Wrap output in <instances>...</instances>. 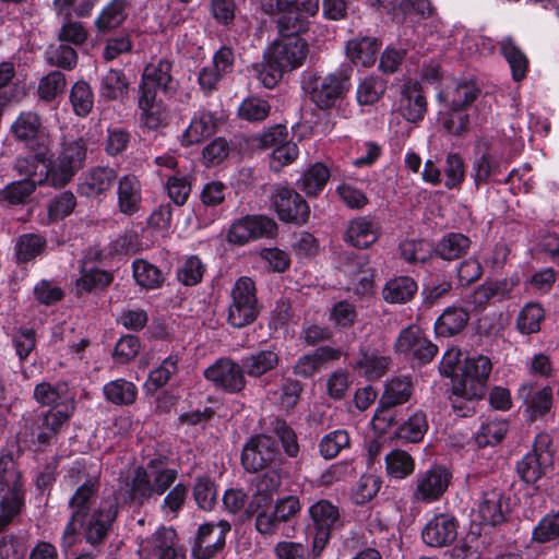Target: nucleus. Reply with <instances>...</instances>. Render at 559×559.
<instances>
[{
	"instance_id": "24",
	"label": "nucleus",
	"mask_w": 559,
	"mask_h": 559,
	"mask_svg": "<svg viewBox=\"0 0 559 559\" xmlns=\"http://www.w3.org/2000/svg\"><path fill=\"white\" fill-rule=\"evenodd\" d=\"M240 362L249 378L260 379L278 367L281 362L280 349L276 345L255 348L243 355Z\"/></svg>"
},
{
	"instance_id": "32",
	"label": "nucleus",
	"mask_w": 559,
	"mask_h": 559,
	"mask_svg": "<svg viewBox=\"0 0 559 559\" xmlns=\"http://www.w3.org/2000/svg\"><path fill=\"white\" fill-rule=\"evenodd\" d=\"M15 169L21 176H25V179L13 181L7 185L0 190V203L8 205L24 204L28 201L29 197L36 189L37 185H43L35 180V175L32 171L22 173L17 167V160L15 162Z\"/></svg>"
},
{
	"instance_id": "39",
	"label": "nucleus",
	"mask_w": 559,
	"mask_h": 559,
	"mask_svg": "<svg viewBox=\"0 0 559 559\" xmlns=\"http://www.w3.org/2000/svg\"><path fill=\"white\" fill-rule=\"evenodd\" d=\"M41 122L37 114L32 111L22 112L11 126V131L16 140L22 142L35 141L34 151L39 147L43 138Z\"/></svg>"
},
{
	"instance_id": "51",
	"label": "nucleus",
	"mask_w": 559,
	"mask_h": 559,
	"mask_svg": "<svg viewBox=\"0 0 559 559\" xmlns=\"http://www.w3.org/2000/svg\"><path fill=\"white\" fill-rule=\"evenodd\" d=\"M350 436L345 429H335L324 435L318 448L320 455L325 460L335 459L343 450L350 448Z\"/></svg>"
},
{
	"instance_id": "50",
	"label": "nucleus",
	"mask_w": 559,
	"mask_h": 559,
	"mask_svg": "<svg viewBox=\"0 0 559 559\" xmlns=\"http://www.w3.org/2000/svg\"><path fill=\"white\" fill-rule=\"evenodd\" d=\"M471 246V240L463 234L450 233L442 237L436 247V253L444 260H454L464 255Z\"/></svg>"
},
{
	"instance_id": "38",
	"label": "nucleus",
	"mask_w": 559,
	"mask_h": 559,
	"mask_svg": "<svg viewBox=\"0 0 559 559\" xmlns=\"http://www.w3.org/2000/svg\"><path fill=\"white\" fill-rule=\"evenodd\" d=\"M469 320V313L461 307H448L437 318L435 332L437 336L450 337L461 333Z\"/></svg>"
},
{
	"instance_id": "17",
	"label": "nucleus",
	"mask_w": 559,
	"mask_h": 559,
	"mask_svg": "<svg viewBox=\"0 0 559 559\" xmlns=\"http://www.w3.org/2000/svg\"><path fill=\"white\" fill-rule=\"evenodd\" d=\"M395 352L403 354L413 364H429L438 353V346L429 341L420 329L415 325L403 329L394 344Z\"/></svg>"
},
{
	"instance_id": "1",
	"label": "nucleus",
	"mask_w": 559,
	"mask_h": 559,
	"mask_svg": "<svg viewBox=\"0 0 559 559\" xmlns=\"http://www.w3.org/2000/svg\"><path fill=\"white\" fill-rule=\"evenodd\" d=\"M100 479L88 476L72 493L68 501L69 520L61 536V547L70 549L81 536L93 548L103 546L121 512L120 497L116 490L99 496Z\"/></svg>"
},
{
	"instance_id": "60",
	"label": "nucleus",
	"mask_w": 559,
	"mask_h": 559,
	"mask_svg": "<svg viewBox=\"0 0 559 559\" xmlns=\"http://www.w3.org/2000/svg\"><path fill=\"white\" fill-rule=\"evenodd\" d=\"M116 174L108 167H97L90 171L85 177L83 188L88 195L98 194L108 190L115 179Z\"/></svg>"
},
{
	"instance_id": "15",
	"label": "nucleus",
	"mask_w": 559,
	"mask_h": 559,
	"mask_svg": "<svg viewBox=\"0 0 559 559\" xmlns=\"http://www.w3.org/2000/svg\"><path fill=\"white\" fill-rule=\"evenodd\" d=\"M270 201L282 222L297 225L307 223L310 215L309 205L294 189L275 185L272 188Z\"/></svg>"
},
{
	"instance_id": "9",
	"label": "nucleus",
	"mask_w": 559,
	"mask_h": 559,
	"mask_svg": "<svg viewBox=\"0 0 559 559\" xmlns=\"http://www.w3.org/2000/svg\"><path fill=\"white\" fill-rule=\"evenodd\" d=\"M452 478V471L442 464L433 463L426 469H419L414 478L413 500L425 504L439 501L448 491Z\"/></svg>"
},
{
	"instance_id": "48",
	"label": "nucleus",
	"mask_w": 559,
	"mask_h": 559,
	"mask_svg": "<svg viewBox=\"0 0 559 559\" xmlns=\"http://www.w3.org/2000/svg\"><path fill=\"white\" fill-rule=\"evenodd\" d=\"M329 178V168L322 163H314L305 170L298 181V186L307 195H317L323 190Z\"/></svg>"
},
{
	"instance_id": "47",
	"label": "nucleus",
	"mask_w": 559,
	"mask_h": 559,
	"mask_svg": "<svg viewBox=\"0 0 559 559\" xmlns=\"http://www.w3.org/2000/svg\"><path fill=\"white\" fill-rule=\"evenodd\" d=\"M388 82L377 75H367L357 85L356 99L361 106H370L378 103L384 95Z\"/></svg>"
},
{
	"instance_id": "3",
	"label": "nucleus",
	"mask_w": 559,
	"mask_h": 559,
	"mask_svg": "<svg viewBox=\"0 0 559 559\" xmlns=\"http://www.w3.org/2000/svg\"><path fill=\"white\" fill-rule=\"evenodd\" d=\"M33 399L40 406L49 407L41 412L34 421L35 441L48 447L56 439L62 427L73 417L75 412L74 396L64 381L56 383L43 381L33 391Z\"/></svg>"
},
{
	"instance_id": "21",
	"label": "nucleus",
	"mask_w": 559,
	"mask_h": 559,
	"mask_svg": "<svg viewBox=\"0 0 559 559\" xmlns=\"http://www.w3.org/2000/svg\"><path fill=\"white\" fill-rule=\"evenodd\" d=\"M286 129L282 126H276L264 132L261 138V145L263 147H274L271 154V168L280 170L282 167L292 164L299 154L296 143L285 142Z\"/></svg>"
},
{
	"instance_id": "11",
	"label": "nucleus",
	"mask_w": 559,
	"mask_h": 559,
	"mask_svg": "<svg viewBox=\"0 0 559 559\" xmlns=\"http://www.w3.org/2000/svg\"><path fill=\"white\" fill-rule=\"evenodd\" d=\"M240 461L247 473H258L282 464L283 460L275 439L266 435H255L245 443Z\"/></svg>"
},
{
	"instance_id": "55",
	"label": "nucleus",
	"mask_w": 559,
	"mask_h": 559,
	"mask_svg": "<svg viewBox=\"0 0 559 559\" xmlns=\"http://www.w3.org/2000/svg\"><path fill=\"white\" fill-rule=\"evenodd\" d=\"M532 540L537 544L559 542V509L545 514L532 532Z\"/></svg>"
},
{
	"instance_id": "28",
	"label": "nucleus",
	"mask_w": 559,
	"mask_h": 559,
	"mask_svg": "<svg viewBox=\"0 0 559 559\" xmlns=\"http://www.w3.org/2000/svg\"><path fill=\"white\" fill-rule=\"evenodd\" d=\"M519 282H483L467 296V302L474 310L483 311L487 305L500 302L510 297L511 290Z\"/></svg>"
},
{
	"instance_id": "19",
	"label": "nucleus",
	"mask_w": 559,
	"mask_h": 559,
	"mask_svg": "<svg viewBox=\"0 0 559 559\" xmlns=\"http://www.w3.org/2000/svg\"><path fill=\"white\" fill-rule=\"evenodd\" d=\"M276 64L285 71L302 66L308 55V44L299 36L281 37L265 51Z\"/></svg>"
},
{
	"instance_id": "10",
	"label": "nucleus",
	"mask_w": 559,
	"mask_h": 559,
	"mask_svg": "<svg viewBox=\"0 0 559 559\" xmlns=\"http://www.w3.org/2000/svg\"><path fill=\"white\" fill-rule=\"evenodd\" d=\"M203 377L213 384L216 391L225 394H242L248 384L241 362L230 357L217 358L204 369Z\"/></svg>"
},
{
	"instance_id": "53",
	"label": "nucleus",
	"mask_w": 559,
	"mask_h": 559,
	"mask_svg": "<svg viewBox=\"0 0 559 559\" xmlns=\"http://www.w3.org/2000/svg\"><path fill=\"white\" fill-rule=\"evenodd\" d=\"M272 431L281 442L284 453L290 459H296L300 453V445L296 431L286 419L276 417L272 421Z\"/></svg>"
},
{
	"instance_id": "6",
	"label": "nucleus",
	"mask_w": 559,
	"mask_h": 559,
	"mask_svg": "<svg viewBox=\"0 0 559 559\" xmlns=\"http://www.w3.org/2000/svg\"><path fill=\"white\" fill-rule=\"evenodd\" d=\"M25 483L13 453L0 454V511L19 515L25 501Z\"/></svg>"
},
{
	"instance_id": "18",
	"label": "nucleus",
	"mask_w": 559,
	"mask_h": 559,
	"mask_svg": "<svg viewBox=\"0 0 559 559\" xmlns=\"http://www.w3.org/2000/svg\"><path fill=\"white\" fill-rule=\"evenodd\" d=\"M459 520L449 512L436 513L427 521L421 530V539L432 548H443L452 545L457 537Z\"/></svg>"
},
{
	"instance_id": "29",
	"label": "nucleus",
	"mask_w": 559,
	"mask_h": 559,
	"mask_svg": "<svg viewBox=\"0 0 559 559\" xmlns=\"http://www.w3.org/2000/svg\"><path fill=\"white\" fill-rule=\"evenodd\" d=\"M171 63L168 60H157L148 63L143 71L140 85L141 94L156 95L157 92L171 88Z\"/></svg>"
},
{
	"instance_id": "20",
	"label": "nucleus",
	"mask_w": 559,
	"mask_h": 559,
	"mask_svg": "<svg viewBox=\"0 0 559 559\" xmlns=\"http://www.w3.org/2000/svg\"><path fill=\"white\" fill-rule=\"evenodd\" d=\"M510 502V496L502 489L486 490L478 504L481 524L495 527L507 523L511 512Z\"/></svg>"
},
{
	"instance_id": "31",
	"label": "nucleus",
	"mask_w": 559,
	"mask_h": 559,
	"mask_svg": "<svg viewBox=\"0 0 559 559\" xmlns=\"http://www.w3.org/2000/svg\"><path fill=\"white\" fill-rule=\"evenodd\" d=\"M217 120L211 111L199 110L192 117L181 136V144L190 146L201 143L216 132Z\"/></svg>"
},
{
	"instance_id": "49",
	"label": "nucleus",
	"mask_w": 559,
	"mask_h": 559,
	"mask_svg": "<svg viewBox=\"0 0 559 559\" xmlns=\"http://www.w3.org/2000/svg\"><path fill=\"white\" fill-rule=\"evenodd\" d=\"M384 460L388 475L393 478L404 479L415 471V460L405 450L394 449L385 455Z\"/></svg>"
},
{
	"instance_id": "57",
	"label": "nucleus",
	"mask_w": 559,
	"mask_h": 559,
	"mask_svg": "<svg viewBox=\"0 0 559 559\" xmlns=\"http://www.w3.org/2000/svg\"><path fill=\"white\" fill-rule=\"evenodd\" d=\"M381 486L382 479L380 476L373 474L361 475L353 492L354 503L356 506H365L377 496Z\"/></svg>"
},
{
	"instance_id": "8",
	"label": "nucleus",
	"mask_w": 559,
	"mask_h": 559,
	"mask_svg": "<svg viewBox=\"0 0 559 559\" xmlns=\"http://www.w3.org/2000/svg\"><path fill=\"white\" fill-rule=\"evenodd\" d=\"M349 68H342L325 76L312 75L304 82L311 100L321 109L333 107L350 88Z\"/></svg>"
},
{
	"instance_id": "33",
	"label": "nucleus",
	"mask_w": 559,
	"mask_h": 559,
	"mask_svg": "<svg viewBox=\"0 0 559 559\" xmlns=\"http://www.w3.org/2000/svg\"><path fill=\"white\" fill-rule=\"evenodd\" d=\"M178 364L179 356L170 354L156 368L152 369L143 384L145 395L154 396L159 390L165 388L170 379L178 373Z\"/></svg>"
},
{
	"instance_id": "42",
	"label": "nucleus",
	"mask_w": 559,
	"mask_h": 559,
	"mask_svg": "<svg viewBox=\"0 0 559 559\" xmlns=\"http://www.w3.org/2000/svg\"><path fill=\"white\" fill-rule=\"evenodd\" d=\"M140 119L142 123L152 130L163 127L167 120V112L156 95L141 94L139 97Z\"/></svg>"
},
{
	"instance_id": "54",
	"label": "nucleus",
	"mask_w": 559,
	"mask_h": 559,
	"mask_svg": "<svg viewBox=\"0 0 559 559\" xmlns=\"http://www.w3.org/2000/svg\"><path fill=\"white\" fill-rule=\"evenodd\" d=\"M129 82L121 70L110 69L102 79L99 94L105 99L122 98L128 92Z\"/></svg>"
},
{
	"instance_id": "26",
	"label": "nucleus",
	"mask_w": 559,
	"mask_h": 559,
	"mask_svg": "<svg viewBox=\"0 0 559 559\" xmlns=\"http://www.w3.org/2000/svg\"><path fill=\"white\" fill-rule=\"evenodd\" d=\"M399 415L397 413L396 423L391 427L395 428L394 437L402 444L421 442L429 428L427 414L421 409H415L405 419Z\"/></svg>"
},
{
	"instance_id": "25",
	"label": "nucleus",
	"mask_w": 559,
	"mask_h": 559,
	"mask_svg": "<svg viewBox=\"0 0 559 559\" xmlns=\"http://www.w3.org/2000/svg\"><path fill=\"white\" fill-rule=\"evenodd\" d=\"M343 355L340 348L323 345L317 347L313 352L298 357L293 366V373L304 379H310L316 376L329 361L338 360Z\"/></svg>"
},
{
	"instance_id": "41",
	"label": "nucleus",
	"mask_w": 559,
	"mask_h": 559,
	"mask_svg": "<svg viewBox=\"0 0 559 559\" xmlns=\"http://www.w3.org/2000/svg\"><path fill=\"white\" fill-rule=\"evenodd\" d=\"M217 495L218 486L211 476L204 474L194 478L192 497L198 509L206 512L214 510Z\"/></svg>"
},
{
	"instance_id": "56",
	"label": "nucleus",
	"mask_w": 559,
	"mask_h": 559,
	"mask_svg": "<svg viewBox=\"0 0 559 559\" xmlns=\"http://www.w3.org/2000/svg\"><path fill=\"white\" fill-rule=\"evenodd\" d=\"M526 412L528 413V419L531 421H536L545 417L550 413L554 405L552 389L546 385L534 392L526 401Z\"/></svg>"
},
{
	"instance_id": "64",
	"label": "nucleus",
	"mask_w": 559,
	"mask_h": 559,
	"mask_svg": "<svg viewBox=\"0 0 559 559\" xmlns=\"http://www.w3.org/2000/svg\"><path fill=\"white\" fill-rule=\"evenodd\" d=\"M70 100L74 112L85 117L93 108L94 96L90 85L84 81L76 82L70 93Z\"/></svg>"
},
{
	"instance_id": "30",
	"label": "nucleus",
	"mask_w": 559,
	"mask_h": 559,
	"mask_svg": "<svg viewBox=\"0 0 559 559\" xmlns=\"http://www.w3.org/2000/svg\"><path fill=\"white\" fill-rule=\"evenodd\" d=\"M154 497L151 475L143 465L133 469L129 489L123 496V501L130 507L142 508Z\"/></svg>"
},
{
	"instance_id": "58",
	"label": "nucleus",
	"mask_w": 559,
	"mask_h": 559,
	"mask_svg": "<svg viewBox=\"0 0 559 559\" xmlns=\"http://www.w3.org/2000/svg\"><path fill=\"white\" fill-rule=\"evenodd\" d=\"M356 306L347 300H340L331 308L329 320L333 323L334 328L343 331L352 328L357 321Z\"/></svg>"
},
{
	"instance_id": "59",
	"label": "nucleus",
	"mask_w": 559,
	"mask_h": 559,
	"mask_svg": "<svg viewBox=\"0 0 559 559\" xmlns=\"http://www.w3.org/2000/svg\"><path fill=\"white\" fill-rule=\"evenodd\" d=\"M270 111L269 102L255 96L245 98L238 107V116L250 122L264 120Z\"/></svg>"
},
{
	"instance_id": "4",
	"label": "nucleus",
	"mask_w": 559,
	"mask_h": 559,
	"mask_svg": "<svg viewBox=\"0 0 559 559\" xmlns=\"http://www.w3.org/2000/svg\"><path fill=\"white\" fill-rule=\"evenodd\" d=\"M342 509L326 498L313 501L307 509L305 535L312 546V558L319 559L334 533L343 527Z\"/></svg>"
},
{
	"instance_id": "62",
	"label": "nucleus",
	"mask_w": 559,
	"mask_h": 559,
	"mask_svg": "<svg viewBox=\"0 0 559 559\" xmlns=\"http://www.w3.org/2000/svg\"><path fill=\"white\" fill-rule=\"evenodd\" d=\"M417 282H385L383 298L390 304H404L417 293Z\"/></svg>"
},
{
	"instance_id": "45",
	"label": "nucleus",
	"mask_w": 559,
	"mask_h": 559,
	"mask_svg": "<svg viewBox=\"0 0 559 559\" xmlns=\"http://www.w3.org/2000/svg\"><path fill=\"white\" fill-rule=\"evenodd\" d=\"M507 419H492L481 423L475 433V443L478 448L495 447L502 442L509 431Z\"/></svg>"
},
{
	"instance_id": "23",
	"label": "nucleus",
	"mask_w": 559,
	"mask_h": 559,
	"mask_svg": "<svg viewBox=\"0 0 559 559\" xmlns=\"http://www.w3.org/2000/svg\"><path fill=\"white\" fill-rule=\"evenodd\" d=\"M396 111L406 121L417 123L421 121L427 111V102L417 81L404 83L396 102Z\"/></svg>"
},
{
	"instance_id": "46",
	"label": "nucleus",
	"mask_w": 559,
	"mask_h": 559,
	"mask_svg": "<svg viewBox=\"0 0 559 559\" xmlns=\"http://www.w3.org/2000/svg\"><path fill=\"white\" fill-rule=\"evenodd\" d=\"M544 319V308L537 302H527L515 319V329L522 335L538 333Z\"/></svg>"
},
{
	"instance_id": "63",
	"label": "nucleus",
	"mask_w": 559,
	"mask_h": 559,
	"mask_svg": "<svg viewBox=\"0 0 559 559\" xmlns=\"http://www.w3.org/2000/svg\"><path fill=\"white\" fill-rule=\"evenodd\" d=\"M439 120L443 129L453 135L467 131L469 124L468 115L462 108L448 107L447 110L440 111Z\"/></svg>"
},
{
	"instance_id": "22",
	"label": "nucleus",
	"mask_w": 559,
	"mask_h": 559,
	"mask_svg": "<svg viewBox=\"0 0 559 559\" xmlns=\"http://www.w3.org/2000/svg\"><path fill=\"white\" fill-rule=\"evenodd\" d=\"M492 370V361L485 355L467 356L462 366V377L454 382H464L472 396H485L486 384Z\"/></svg>"
},
{
	"instance_id": "12",
	"label": "nucleus",
	"mask_w": 559,
	"mask_h": 559,
	"mask_svg": "<svg viewBox=\"0 0 559 559\" xmlns=\"http://www.w3.org/2000/svg\"><path fill=\"white\" fill-rule=\"evenodd\" d=\"M551 440L548 435H537L531 451L516 462L515 471L526 485H535L546 475V468L552 464L549 451Z\"/></svg>"
},
{
	"instance_id": "61",
	"label": "nucleus",
	"mask_w": 559,
	"mask_h": 559,
	"mask_svg": "<svg viewBox=\"0 0 559 559\" xmlns=\"http://www.w3.org/2000/svg\"><path fill=\"white\" fill-rule=\"evenodd\" d=\"M501 51L511 68L513 79L515 81L522 80L527 70V59L525 55L509 38L502 41Z\"/></svg>"
},
{
	"instance_id": "34",
	"label": "nucleus",
	"mask_w": 559,
	"mask_h": 559,
	"mask_svg": "<svg viewBox=\"0 0 559 559\" xmlns=\"http://www.w3.org/2000/svg\"><path fill=\"white\" fill-rule=\"evenodd\" d=\"M118 207L124 215L135 214L141 205V185L133 175H126L118 181L117 187Z\"/></svg>"
},
{
	"instance_id": "52",
	"label": "nucleus",
	"mask_w": 559,
	"mask_h": 559,
	"mask_svg": "<svg viewBox=\"0 0 559 559\" xmlns=\"http://www.w3.org/2000/svg\"><path fill=\"white\" fill-rule=\"evenodd\" d=\"M484 396H472L469 388L464 382H454L452 385L451 405L459 417H471L476 412V402Z\"/></svg>"
},
{
	"instance_id": "40",
	"label": "nucleus",
	"mask_w": 559,
	"mask_h": 559,
	"mask_svg": "<svg viewBox=\"0 0 559 559\" xmlns=\"http://www.w3.org/2000/svg\"><path fill=\"white\" fill-rule=\"evenodd\" d=\"M103 393L109 403L117 406H131L138 399L136 385L123 378L111 380L103 386Z\"/></svg>"
},
{
	"instance_id": "43",
	"label": "nucleus",
	"mask_w": 559,
	"mask_h": 559,
	"mask_svg": "<svg viewBox=\"0 0 559 559\" xmlns=\"http://www.w3.org/2000/svg\"><path fill=\"white\" fill-rule=\"evenodd\" d=\"M390 360L376 352L360 347L359 357L353 365L354 369L362 372L368 380H377L384 376Z\"/></svg>"
},
{
	"instance_id": "13",
	"label": "nucleus",
	"mask_w": 559,
	"mask_h": 559,
	"mask_svg": "<svg viewBox=\"0 0 559 559\" xmlns=\"http://www.w3.org/2000/svg\"><path fill=\"white\" fill-rule=\"evenodd\" d=\"M255 293V282H235L228 308V324L241 329L255 321L260 312Z\"/></svg>"
},
{
	"instance_id": "37",
	"label": "nucleus",
	"mask_w": 559,
	"mask_h": 559,
	"mask_svg": "<svg viewBox=\"0 0 559 559\" xmlns=\"http://www.w3.org/2000/svg\"><path fill=\"white\" fill-rule=\"evenodd\" d=\"M379 49L373 37L353 38L346 44V56L354 64L369 68L374 64Z\"/></svg>"
},
{
	"instance_id": "2",
	"label": "nucleus",
	"mask_w": 559,
	"mask_h": 559,
	"mask_svg": "<svg viewBox=\"0 0 559 559\" xmlns=\"http://www.w3.org/2000/svg\"><path fill=\"white\" fill-rule=\"evenodd\" d=\"M50 141L43 138L33 156L19 158L17 167L22 173L32 171L35 180L48 182L53 187H63L83 167L87 147L83 139L64 140L56 159L49 157Z\"/></svg>"
},
{
	"instance_id": "16",
	"label": "nucleus",
	"mask_w": 559,
	"mask_h": 559,
	"mask_svg": "<svg viewBox=\"0 0 559 559\" xmlns=\"http://www.w3.org/2000/svg\"><path fill=\"white\" fill-rule=\"evenodd\" d=\"M231 526L228 521L206 522L199 525L191 547L194 559H213L226 545Z\"/></svg>"
},
{
	"instance_id": "14",
	"label": "nucleus",
	"mask_w": 559,
	"mask_h": 559,
	"mask_svg": "<svg viewBox=\"0 0 559 559\" xmlns=\"http://www.w3.org/2000/svg\"><path fill=\"white\" fill-rule=\"evenodd\" d=\"M276 223L264 215H247L234 221L226 231V241L233 246H245L263 237H272Z\"/></svg>"
},
{
	"instance_id": "5",
	"label": "nucleus",
	"mask_w": 559,
	"mask_h": 559,
	"mask_svg": "<svg viewBox=\"0 0 559 559\" xmlns=\"http://www.w3.org/2000/svg\"><path fill=\"white\" fill-rule=\"evenodd\" d=\"M262 8L269 14L282 12L278 29L282 37L298 36L309 27V19L319 11V0H262Z\"/></svg>"
},
{
	"instance_id": "35",
	"label": "nucleus",
	"mask_w": 559,
	"mask_h": 559,
	"mask_svg": "<svg viewBox=\"0 0 559 559\" xmlns=\"http://www.w3.org/2000/svg\"><path fill=\"white\" fill-rule=\"evenodd\" d=\"M379 237L378 223L368 217L353 219L346 230L345 240L354 247L367 248Z\"/></svg>"
},
{
	"instance_id": "44",
	"label": "nucleus",
	"mask_w": 559,
	"mask_h": 559,
	"mask_svg": "<svg viewBox=\"0 0 559 559\" xmlns=\"http://www.w3.org/2000/svg\"><path fill=\"white\" fill-rule=\"evenodd\" d=\"M478 94V88L475 83L464 81L455 84L453 87L438 94V99L444 100L448 107L451 108H465L474 102Z\"/></svg>"
},
{
	"instance_id": "36",
	"label": "nucleus",
	"mask_w": 559,
	"mask_h": 559,
	"mask_svg": "<svg viewBox=\"0 0 559 559\" xmlns=\"http://www.w3.org/2000/svg\"><path fill=\"white\" fill-rule=\"evenodd\" d=\"M501 171V157L496 150L489 147H478L471 176L476 186L487 182V180Z\"/></svg>"
},
{
	"instance_id": "7",
	"label": "nucleus",
	"mask_w": 559,
	"mask_h": 559,
	"mask_svg": "<svg viewBox=\"0 0 559 559\" xmlns=\"http://www.w3.org/2000/svg\"><path fill=\"white\" fill-rule=\"evenodd\" d=\"M413 395V383L406 377H394L384 385L378 407L372 417L376 430L386 432L396 423L395 407L409 401Z\"/></svg>"
},
{
	"instance_id": "27",
	"label": "nucleus",
	"mask_w": 559,
	"mask_h": 559,
	"mask_svg": "<svg viewBox=\"0 0 559 559\" xmlns=\"http://www.w3.org/2000/svg\"><path fill=\"white\" fill-rule=\"evenodd\" d=\"M152 555L157 559H187L185 549L179 545L177 531L160 525L150 537Z\"/></svg>"
}]
</instances>
